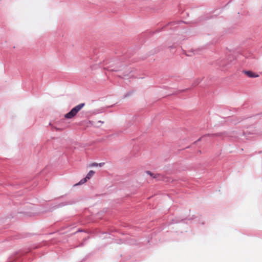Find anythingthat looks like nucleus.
Returning a JSON list of instances; mask_svg holds the SVG:
<instances>
[{
	"label": "nucleus",
	"instance_id": "obj_1",
	"mask_svg": "<svg viewBox=\"0 0 262 262\" xmlns=\"http://www.w3.org/2000/svg\"><path fill=\"white\" fill-rule=\"evenodd\" d=\"M84 103H81L73 108L70 112L64 115V117L67 119H71L74 117L76 114L84 106Z\"/></svg>",
	"mask_w": 262,
	"mask_h": 262
},
{
	"label": "nucleus",
	"instance_id": "obj_2",
	"mask_svg": "<svg viewBox=\"0 0 262 262\" xmlns=\"http://www.w3.org/2000/svg\"><path fill=\"white\" fill-rule=\"evenodd\" d=\"M245 74L249 77H257L258 75L254 74L251 71H246Z\"/></svg>",
	"mask_w": 262,
	"mask_h": 262
},
{
	"label": "nucleus",
	"instance_id": "obj_3",
	"mask_svg": "<svg viewBox=\"0 0 262 262\" xmlns=\"http://www.w3.org/2000/svg\"><path fill=\"white\" fill-rule=\"evenodd\" d=\"M95 173V171L93 170H90L87 174L86 178L89 180Z\"/></svg>",
	"mask_w": 262,
	"mask_h": 262
},
{
	"label": "nucleus",
	"instance_id": "obj_4",
	"mask_svg": "<svg viewBox=\"0 0 262 262\" xmlns=\"http://www.w3.org/2000/svg\"><path fill=\"white\" fill-rule=\"evenodd\" d=\"M88 180V179L85 177V178H84V179H82V180H81L79 182V183H78V184H84V183H85V182L87 181V180Z\"/></svg>",
	"mask_w": 262,
	"mask_h": 262
},
{
	"label": "nucleus",
	"instance_id": "obj_5",
	"mask_svg": "<svg viewBox=\"0 0 262 262\" xmlns=\"http://www.w3.org/2000/svg\"><path fill=\"white\" fill-rule=\"evenodd\" d=\"M95 166H98V164L97 163L94 162L89 165V167H95Z\"/></svg>",
	"mask_w": 262,
	"mask_h": 262
},
{
	"label": "nucleus",
	"instance_id": "obj_6",
	"mask_svg": "<svg viewBox=\"0 0 262 262\" xmlns=\"http://www.w3.org/2000/svg\"><path fill=\"white\" fill-rule=\"evenodd\" d=\"M148 175H149L150 176L154 178H157V176L156 175H154V173H151V172H150L149 171H148Z\"/></svg>",
	"mask_w": 262,
	"mask_h": 262
},
{
	"label": "nucleus",
	"instance_id": "obj_7",
	"mask_svg": "<svg viewBox=\"0 0 262 262\" xmlns=\"http://www.w3.org/2000/svg\"><path fill=\"white\" fill-rule=\"evenodd\" d=\"M215 136V134L205 135V136H204L202 137L201 139H203V138H204L206 137V136L213 137V136Z\"/></svg>",
	"mask_w": 262,
	"mask_h": 262
},
{
	"label": "nucleus",
	"instance_id": "obj_8",
	"mask_svg": "<svg viewBox=\"0 0 262 262\" xmlns=\"http://www.w3.org/2000/svg\"><path fill=\"white\" fill-rule=\"evenodd\" d=\"M98 166L101 167V166H102L104 164V163H99V164L98 163Z\"/></svg>",
	"mask_w": 262,
	"mask_h": 262
}]
</instances>
